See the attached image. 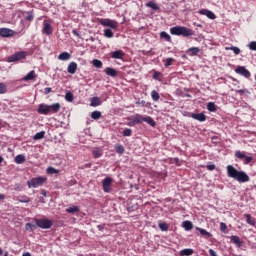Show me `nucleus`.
I'll return each mask as SVG.
<instances>
[{
    "instance_id": "f257e3e1",
    "label": "nucleus",
    "mask_w": 256,
    "mask_h": 256,
    "mask_svg": "<svg viewBox=\"0 0 256 256\" xmlns=\"http://www.w3.org/2000/svg\"><path fill=\"white\" fill-rule=\"evenodd\" d=\"M226 170L228 177L235 179L238 183H248V181H250L249 175H247L245 171H239L233 165H228Z\"/></svg>"
},
{
    "instance_id": "f03ea898",
    "label": "nucleus",
    "mask_w": 256,
    "mask_h": 256,
    "mask_svg": "<svg viewBox=\"0 0 256 256\" xmlns=\"http://www.w3.org/2000/svg\"><path fill=\"white\" fill-rule=\"evenodd\" d=\"M61 111V104L54 103L51 105H47L45 103L39 104L37 113L39 115H55V113H59Z\"/></svg>"
},
{
    "instance_id": "7ed1b4c3",
    "label": "nucleus",
    "mask_w": 256,
    "mask_h": 256,
    "mask_svg": "<svg viewBox=\"0 0 256 256\" xmlns=\"http://www.w3.org/2000/svg\"><path fill=\"white\" fill-rule=\"evenodd\" d=\"M127 121H134L135 125H139L143 122L150 125V127H156V125H157V123L155 122V120L151 116H145L144 117L141 114H135L131 117H128Z\"/></svg>"
},
{
    "instance_id": "20e7f679",
    "label": "nucleus",
    "mask_w": 256,
    "mask_h": 256,
    "mask_svg": "<svg viewBox=\"0 0 256 256\" xmlns=\"http://www.w3.org/2000/svg\"><path fill=\"white\" fill-rule=\"evenodd\" d=\"M170 33L171 35H177V36H181L182 37H191L192 35H194V32L192 29H189L185 26H175L170 28Z\"/></svg>"
},
{
    "instance_id": "39448f33",
    "label": "nucleus",
    "mask_w": 256,
    "mask_h": 256,
    "mask_svg": "<svg viewBox=\"0 0 256 256\" xmlns=\"http://www.w3.org/2000/svg\"><path fill=\"white\" fill-rule=\"evenodd\" d=\"M98 23L102 25V27H110V29H113L114 31L119 29V23L109 18H99Z\"/></svg>"
},
{
    "instance_id": "423d86ee",
    "label": "nucleus",
    "mask_w": 256,
    "mask_h": 256,
    "mask_svg": "<svg viewBox=\"0 0 256 256\" xmlns=\"http://www.w3.org/2000/svg\"><path fill=\"white\" fill-rule=\"evenodd\" d=\"M23 59H27V52L26 51H19L7 58V63H17V61H21Z\"/></svg>"
},
{
    "instance_id": "0eeeda50",
    "label": "nucleus",
    "mask_w": 256,
    "mask_h": 256,
    "mask_svg": "<svg viewBox=\"0 0 256 256\" xmlns=\"http://www.w3.org/2000/svg\"><path fill=\"white\" fill-rule=\"evenodd\" d=\"M45 181H47V178H45V177H36V178H32L30 181H28L27 185H28L29 189H31V187L33 189H37V187H43V185L45 184Z\"/></svg>"
},
{
    "instance_id": "6e6552de",
    "label": "nucleus",
    "mask_w": 256,
    "mask_h": 256,
    "mask_svg": "<svg viewBox=\"0 0 256 256\" xmlns=\"http://www.w3.org/2000/svg\"><path fill=\"white\" fill-rule=\"evenodd\" d=\"M37 227H39L40 229H51V227H53V221L49 220V219H35L34 220Z\"/></svg>"
},
{
    "instance_id": "1a4fd4ad",
    "label": "nucleus",
    "mask_w": 256,
    "mask_h": 256,
    "mask_svg": "<svg viewBox=\"0 0 256 256\" xmlns=\"http://www.w3.org/2000/svg\"><path fill=\"white\" fill-rule=\"evenodd\" d=\"M112 185H113V178L106 177L102 181V187H103L104 193H111V191L113 190Z\"/></svg>"
},
{
    "instance_id": "9d476101",
    "label": "nucleus",
    "mask_w": 256,
    "mask_h": 256,
    "mask_svg": "<svg viewBox=\"0 0 256 256\" xmlns=\"http://www.w3.org/2000/svg\"><path fill=\"white\" fill-rule=\"evenodd\" d=\"M235 73L241 75L242 77H245L246 79H249V77H251V72H249V70H247L245 66H238L235 69Z\"/></svg>"
},
{
    "instance_id": "9b49d317",
    "label": "nucleus",
    "mask_w": 256,
    "mask_h": 256,
    "mask_svg": "<svg viewBox=\"0 0 256 256\" xmlns=\"http://www.w3.org/2000/svg\"><path fill=\"white\" fill-rule=\"evenodd\" d=\"M42 33H44V35H53V26H51L50 21H44Z\"/></svg>"
},
{
    "instance_id": "f8f14e48",
    "label": "nucleus",
    "mask_w": 256,
    "mask_h": 256,
    "mask_svg": "<svg viewBox=\"0 0 256 256\" xmlns=\"http://www.w3.org/2000/svg\"><path fill=\"white\" fill-rule=\"evenodd\" d=\"M199 15H205L206 17H208V19H217V16L215 15V13H213L211 10L209 9H201L198 11Z\"/></svg>"
},
{
    "instance_id": "ddd939ff",
    "label": "nucleus",
    "mask_w": 256,
    "mask_h": 256,
    "mask_svg": "<svg viewBox=\"0 0 256 256\" xmlns=\"http://www.w3.org/2000/svg\"><path fill=\"white\" fill-rule=\"evenodd\" d=\"M15 31L9 28H0V37H13Z\"/></svg>"
},
{
    "instance_id": "4468645a",
    "label": "nucleus",
    "mask_w": 256,
    "mask_h": 256,
    "mask_svg": "<svg viewBox=\"0 0 256 256\" xmlns=\"http://www.w3.org/2000/svg\"><path fill=\"white\" fill-rule=\"evenodd\" d=\"M190 117L196 121H200L201 123H203V121H207V115L204 113H192Z\"/></svg>"
},
{
    "instance_id": "2eb2a0df",
    "label": "nucleus",
    "mask_w": 256,
    "mask_h": 256,
    "mask_svg": "<svg viewBox=\"0 0 256 256\" xmlns=\"http://www.w3.org/2000/svg\"><path fill=\"white\" fill-rule=\"evenodd\" d=\"M112 59H123L125 57V52L123 50H116L110 53Z\"/></svg>"
},
{
    "instance_id": "dca6fc26",
    "label": "nucleus",
    "mask_w": 256,
    "mask_h": 256,
    "mask_svg": "<svg viewBox=\"0 0 256 256\" xmlns=\"http://www.w3.org/2000/svg\"><path fill=\"white\" fill-rule=\"evenodd\" d=\"M67 71L70 75H75L77 73V62H70Z\"/></svg>"
},
{
    "instance_id": "f3484780",
    "label": "nucleus",
    "mask_w": 256,
    "mask_h": 256,
    "mask_svg": "<svg viewBox=\"0 0 256 256\" xmlns=\"http://www.w3.org/2000/svg\"><path fill=\"white\" fill-rule=\"evenodd\" d=\"M33 79H37V74L35 70L30 71L26 76L22 78V81H33Z\"/></svg>"
},
{
    "instance_id": "a211bd4d",
    "label": "nucleus",
    "mask_w": 256,
    "mask_h": 256,
    "mask_svg": "<svg viewBox=\"0 0 256 256\" xmlns=\"http://www.w3.org/2000/svg\"><path fill=\"white\" fill-rule=\"evenodd\" d=\"M104 73H106V75H108V77H117V75H118L117 70H115L111 67L105 68Z\"/></svg>"
},
{
    "instance_id": "6ab92c4d",
    "label": "nucleus",
    "mask_w": 256,
    "mask_h": 256,
    "mask_svg": "<svg viewBox=\"0 0 256 256\" xmlns=\"http://www.w3.org/2000/svg\"><path fill=\"white\" fill-rule=\"evenodd\" d=\"M197 231H199V233L202 235V237H205V239H210V237H213V234H211L210 232H208L207 230L203 229V228H196Z\"/></svg>"
},
{
    "instance_id": "aec40b11",
    "label": "nucleus",
    "mask_w": 256,
    "mask_h": 256,
    "mask_svg": "<svg viewBox=\"0 0 256 256\" xmlns=\"http://www.w3.org/2000/svg\"><path fill=\"white\" fill-rule=\"evenodd\" d=\"M59 61H69L71 59V54L69 52H62L58 56Z\"/></svg>"
},
{
    "instance_id": "412c9836",
    "label": "nucleus",
    "mask_w": 256,
    "mask_h": 256,
    "mask_svg": "<svg viewBox=\"0 0 256 256\" xmlns=\"http://www.w3.org/2000/svg\"><path fill=\"white\" fill-rule=\"evenodd\" d=\"M230 240L232 241V243H234V245H236V247H241V245H243V242L241 241V238H239V236H231Z\"/></svg>"
},
{
    "instance_id": "4be33fe9",
    "label": "nucleus",
    "mask_w": 256,
    "mask_h": 256,
    "mask_svg": "<svg viewBox=\"0 0 256 256\" xmlns=\"http://www.w3.org/2000/svg\"><path fill=\"white\" fill-rule=\"evenodd\" d=\"M244 217L246 219V223L248 225H251L252 227H255V218L251 216V214H244Z\"/></svg>"
},
{
    "instance_id": "5701e85b",
    "label": "nucleus",
    "mask_w": 256,
    "mask_h": 256,
    "mask_svg": "<svg viewBox=\"0 0 256 256\" xmlns=\"http://www.w3.org/2000/svg\"><path fill=\"white\" fill-rule=\"evenodd\" d=\"M101 99L99 97H93L91 98L90 107H99L101 105Z\"/></svg>"
},
{
    "instance_id": "b1692460",
    "label": "nucleus",
    "mask_w": 256,
    "mask_h": 256,
    "mask_svg": "<svg viewBox=\"0 0 256 256\" xmlns=\"http://www.w3.org/2000/svg\"><path fill=\"white\" fill-rule=\"evenodd\" d=\"M225 51H233L234 55H239L241 53V49H239V47L236 46H226Z\"/></svg>"
},
{
    "instance_id": "393cba45",
    "label": "nucleus",
    "mask_w": 256,
    "mask_h": 256,
    "mask_svg": "<svg viewBox=\"0 0 256 256\" xmlns=\"http://www.w3.org/2000/svg\"><path fill=\"white\" fill-rule=\"evenodd\" d=\"M92 155H93L94 159H99V157L103 156V150H101L99 148H95L94 150H92Z\"/></svg>"
},
{
    "instance_id": "a878e982",
    "label": "nucleus",
    "mask_w": 256,
    "mask_h": 256,
    "mask_svg": "<svg viewBox=\"0 0 256 256\" xmlns=\"http://www.w3.org/2000/svg\"><path fill=\"white\" fill-rule=\"evenodd\" d=\"M193 253H195V251L191 248H186L180 251L181 256H190L193 255Z\"/></svg>"
},
{
    "instance_id": "bb28decb",
    "label": "nucleus",
    "mask_w": 256,
    "mask_h": 256,
    "mask_svg": "<svg viewBox=\"0 0 256 256\" xmlns=\"http://www.w3.org/2000/svg\"><path fill=\"white\" fill-rule=\"evenodd\" d=\"M115 151L118 153V155H123L125 153V147H123L121 144H116Z\"/></svg>"
},
{
    "instance_id": "cd10ccee",
    "label": "nucleus",
    "mask_w": 256,
    "mask_h": 256,
    "mask_svg": "<svg viewBox=\"0 0 256 256\" xmlns=\"http://www.w3.org/2000/svg\"><path fill=\"white\" fill-rule=\"evenodd\" d=\"M113 36H114V34H113V30H111V28L104 29V37H106L107 39H112Z\"/></svg>"
},
{
    "instance_id": "c85d7f7f",
    "label": "nucleus",
    "mask_w": 256,
    "mask_h": 256,
    "mask_svg": "<svg viewBox=\"0 0 256 256\" xmlns=\"http://www.w3.org/2000/svg\"><path fill=\"white\" fill-rule=\"evenodd\" d=\"M207 109L208 111H210L211 113H215V111H217V105H215V103L213 102H209L207 104Z\"/></svg>"
},
{
    "instance_id": "c756f323",
    "label": "nucleus",
    "mask_w": 256,
    "mask_h": 256,
    "mask_svg": "<svg viewBox=\"0 0 256 256\" xmlns=\"http://www.w3.org/2000/svg\"><path fill=\"white\" fill-rule=\"evenodd\" d=\"M183 227L186 231H191L193 229V222L191 221H184L183 222Z\"/></svg>"
},
{
    "instance_id": "7c9ffc66",
    "label": "nucleus",
    "mask_w": 256,
    "mask_h": 256,
    "mask_svg": "<svg viewBox=\"0 0 256 256\" xmlns=\"http://www.w3.org/2000/svg\"><path fill=\"white\" fill-rule=\"evenodd\" d=\"M151 98L153 101L157 102L159 101V99H161V96L159 95V92H157V90H153L151 92Z\"/></svg>"
},
{
    "instance_id": "2f4dec72",
    "label": "nucleus",
    "mask_w": 256,
    "mask_h": 256,
    "mask_svg": "<svg viewBox=\"0 0 256 256\" xmlns=\"http://www.w3.org/2000/svg\"><path fill=\"white\" fill-rule=\"evenodd\" d=\"M15 163H17V165H21L22 163H25V157L21 154L17 155L15 157Z\"/></svg>"
},
{
    "instance_id": "473e14b6",
    "label": "nucleus",
    "mask_w": 256,
    "mask_h": 256,
    "mask_svg": "<svg viewBox=\"0 0 256 256\" xmlns=\"http://www.w3.org/2000/svg\"><path fill=\"white\" fill-rule=\"evenodd\" d=\"M160 37L161 39H165V41H167L168 43H171V36L167 32H161Z\"/></svg>"
},
{
    "instance_id": "72a5a7b5",
    "label": "nucleus",
    "mask_w": 256,
    "mask_h": 256,
    "mask_svg": "<svg viewBox=\"0 0 256 256\" xmlns=\"http://www.w3.org/2000/svg\"><path fill=\"white\" fill-rule=\"evenodd\" d=\"M146 7H150V9H153V11L159 10V6L154 1H150L146 4Z\"/></svg>"
},
{
    "instance_id": "f704fd0d",
    "label": "nucleus",
    "mask_w": 256,
    "mask_h": 256,
    "mask_svg": "<svg viewBox=\"0 0 256 256\" xmlns=\"http://www.w3.org/2000/svg\"><path fill=\"white\" fill-rule=\"evenodd\" d=\"M199 48L198 47H192L188 49V53L189 55H191V57L197 55L199 53Z\"/></svg>"
},
{
    "instance_id": "c9c22d12",
    "label": "nucleus",
    "mask_w": 256,
    "mask_h": 256,
    "mask_svg": "<svg viewBox=\"0 0 256 256\" xmlns=\"http://www.w3.org/2000/svg\"><path fill=\"white\" fill-rule=\"evenodd\" d=\"M44 137H45V131H41V132L36 133L33 136V139H34V141H39V139H43Z\"/></svg>"
},
{
    "instance_id": "e433bc0d",
    "label": "nucleus",
    "mask_w": 256,
    "mask_h": 256,
    "mask_svg": "<svg viewBox=\"0 0 256 256\" xmlns=\"http://www.w3.org/2000/svg\"><path fill=\"white\" fill-rule=\"evenodd\" d=\"M17 201H19V203H29V201H31V198L27 196H19L17 198Z\"/></svg>"
},
{
    "instance_id": "4c0bfd02",
    "label": "nucleus",
    "mask_w": 256,
    "mask_h": 256,
    "mask_svg": "<svg viewBox=\"0 0 256 256\" xmlns=\"http://www.w3.org/2000/svg\"><path fill=\"white\" fill-rule=\"evenodd\" d=\"M92 65L97 69H101L103 67V62H101V60L94 59L92 61Z\"/></svg>"
},
{
    "instance_id": "58836bf2",
    "label": "nucleus",
    "mask_w": 256,
    "mask_h": 256,
    "mask_svg": "<svg viewBox=\"0 0 256 256\" xmlns=\"http://www.w3.org/2000/svg\"><path fill=\"white\" fill-rule=\"evenodd\" d=\"M91 118L97 121V119H101V112L100 111H93L91 113Z\"/></svg>"
},
{
    "instance_id": "ea45409f",
    "label": "nucleus",
    "mask_w": 256,
    "mask_h": 256,
    "mask_svg": "<svg viewBox=\"0 0 256 256\" xmlns=\"http://www.w3.org/2000/svg\"><path fill=\"white\" fill-rule=\"evenodd\" d=\"M122 134H123V137H131V135H133V130H131V128H126L124 129Z\"/></svg>"
},
{
    "instance_id": "a19ab883",
    "label": "nucleus",
    "mask_w": 256,
    "mask_h": 256,
    "mask_svg": "<svg viewBox=\"0 0 256 256\" xmlns=\"http://www.w3.org/2000/svg\"><path fill=\"white\" fill-rule=\"evenodd\" d=\"M66 213H79V207L73 206L66 209Z\"/></svg>"
},
{
    "instance_id": "79ce46f5",
    "label": "nucleus",
    "mask_w": 256,
    "mask_h": 256,
    "mask_svg": "<svg viewBox=\"0 0 256 256\" xmlns=\"http://www.w3.org/2000/svg\"><path fill=\"white\" fill-rule=\"evenodd\" d=\"M7 93V85L5 83H0V95H5Z\"/></svg>"
},
{
    "instance_id": "37998d69",
    "label": "nucleus",
    "mask_w": 256,
    "mask_h": 256,
    "mask_svg": "<svg viewBox=\"0 0 256 256\" xmlns=\"http://www.w3.org/2000/svg\"><path fill=\"white\" fill-rule=\"evenodd\" d=\"M159 229L162 231H169V224L168 223H160L158 225Z\"/></svg>"
},
{
    "instance_id": "c03bdc74",
    "label": "nucleus",
    "mask_w": 256,
    "mask_h": 256,
    "mask_svg": "<svg viewBox=\"0 0 256 256\" xmlns=\"http://www.w3.org/2000/svg\"><path fill=\"white\" fill-rule=\"evenodd\" d=\"M47 173H48V175H57V173H59V170H57L53 167H48L47 168Z\"/></svg>"
},
{
    "instance_id": "a18cd8bd",
    "label": "nucleus",
    "mask_w": 256,
    "mask_h": 256,
    "mask_svg": "<svg viewBox=\"0 0 256 256\" xmlns=\"http://www.w3.org/2000/svg\"><path fill=\"white\" fill-rule=\"evenodd\" d=\"M245 152H242V151H240V150H237L236 152H235V157H237V159H245Z\"/></svg>"
},
{
    "instance_id": "49530a36",
    "label": "nucleus",
    "mask_w": 256,
    "mask_h": 256,
    "mask_svg": "<svg viewBox=\"0 0 256 256\" xmlns=\"http://www.w3.org/2000/svg\"><path fill=\"white\" fill-rule=\"evenodd\" d=\"M65 99H66V101H68L69 103L73 102V99H74L73 93L67 92V93L65 94Z\"/></svg>"
},
{
    "instance_id": "de8ad7c7",
    "label": "nucleus",
    "mask_w": 256,
    "mask_h": 256,
    "mask_svg": "<svg viewBox=\"0 0 256 256\" xmlns=\"http://www.w3.org/2000/svg\"><path fill=\"white\" fill-rule=\"evenodd\" d=\"M161 77H163V74L161 72L155 71L153 74V79H156V81H161Z\"/></svg>"
},
{
    "instance_id": "09e8293b",
    "label": "nucleus",
    "mask_w": 256,
    "mask_h": 256,
    "mask_svg": "<svg viewBox=\"0 0 256 256\" xmlns=\"http://www.w3.org/2000/svg\"><path fill=\"white\" fill-rule=\"evenodd\" d=\"M173 61H175V59L167 58L165 63H164L165 67H171V65H173Z\"/></svg>"
},
{
    "instance_id": "8fccbe9b",
    "label": "nucleus",
    "mask_w": 256,
    "mask_h": 256,
    "mask_svg": "<svg viewBox=\"0 0 256 256\" xmlns=\"http://www.w3.org/2000/svg\"><path fill=\"white\" fill-rule=\"evenodd\" d=\"M220 231H222V233H227V224H225V222L220 223Z\"/></svg>"
},
{
    "instance_id": "3c124183",
    "label": "nucleus",
    "mask_w": 256,
    "mask_h": 256,
    "mask_svg": "<svg viewBox=\"0 0 256 256\" xmlns=\"http://www.w3.org/2000/svg\"><path fill=\"white\" fill-rule=\"evenodd\" d=\"M250 51H256V41H252L248 45Z\"/></svg>"
},
{
    "instance_id": "603ef678",
    "label": "nucleus",
    "mask_w": 256,
    "mask_h": 256,
    "mask_svg": "<svg viewBox=\"0 0 256 256\" xmlns=\"http://www.w3.org/2000/svg\"><path fill=\"white\" fill-rule=\"evenodd\" d=\"M244 159H245L246 165H249V163H251V161H253V157L247 156V155L244 157Z\"/></svg>"
},
{
    "instance_id": "864d4df0",
    "label": "nucleus",
    "mask_w": 256,
    "mask_h": 256,
    "mask_svg": "<svg viewBox=\"0 0 256 256\" xmlns=\"http://www.w3.org/2000/svg\"><path fill=\"white\" fill-rule=\"evenodd\" d=\"M206 169H208V171H215L216 166L215 164H208L206 165Z\"/></svg>"
},
{
    "instance_id": "5fc2aeb1",
    "label": "nucleus",
    "mask_w": 256,
    "mask_h": 256,
    "mask_svg": "<svg viewBox=\"0 0 256 256\" xmlns=\"http://www.w3.org/2000/svg\"><path fill=\"white\" fill-rule=\"evenodd\" d=\"M236 93H239V95H244L245 93H249V91L247 89H241L237 90Z\"/></svg>"
},
{
    "instance_id": "6e6d98bb",
    "label": "nucleus",
    "mask_w": 256,
    "mask_h": 256,
    "mask_svg": "<svg viewBox=\"0 0 256 256\" xmlns=\"http://www.w3.org/2000/svg\"><path fill=\"white\" fill-rule=\"evenodd\" d=\"M51 91H52V89L47 87V88L44 89V94L49 95V93H51Z\"/></svg>"
},
{
    "instance_id": "4d7b16f0",
    "label": "nucleus",
    "mask_w": 256,
    "mask_h": 256,
    "mask_svg": "<svg viewBox=\"0 0 256 256\" xmlns=\"http://www.w3.org/2000/svg\"><path fill=\"white\" fill-rule=\"evenodd\" d=\"M33 227H35L33 224L26 223V229H31V231H33Z\"/></svg>"
},
{
    "instance_id": "13d9d810",
    "label": "nucleus",
    "mask_w": 256,
    "mask_h": 256,
    "mask_svg": "<svg viewBox=\"0 0 256 256\" xmlns=\"http://www.w3.org/2000/svg\"><path fill=\"white\" fill-rule=\"evenodd\" d=\"M72 33L75 35V37L81 38V35L79 34V32L76 29H73Z\"/></svg>"
},
{
    "instance_id": "bf43d9fd",
    "label": "nucleus",
    "mask_w": 256,
    "mask_h": 256,
    "mask_svg": "<svg viewBox=\"0 0 256 256\" xmlns=\"http://www.w3.org/2000/svg\"><path fill=\"white\" fill-rule=\"evenodd\" d=\"M128 121H129V122L127 123V126H128V127H134V125H136L133 120H128Z\"/></svg>"
},
{
    "instance_id": "052dcab7",
    "label": "nucleus",
    "mask_w": 256,
    "mask_h": 256,
    "mask_svg": "<svg viewBox=\"0 0 256 256\" xmlns=\"http://www.w3.org/2000/svg\"><path fill=\"white\" fill-rule=\"evenodd\" d=\"M209 254L210 256H217V252H215L213 249H209Z\"/></svg>"
},
{
    "instance_id": "680f3d73",
    "label": "nucleus",
    "mask_w": 256,
    "mask_h": 256,
    "mask_svg": "<svg viewBox=\"0 0 256 256\" xmlns=\"http://www.w3.org/2000/svg\"><path fill=\"white\" fill-rule=\"evenodd\" d=\"M136 105H142V107H145V100L137 101Z\"/></svg>"
},
{
    "instance_id": "e2e57ef3",
    "label": "nucleus",
    "mask_w": 256,
    "mask_h": 256,
    "mask_svg": "<svg viewBox=\"0 0 256 256\" xmlns=\"http://www.w3.org/2000/svg\"><path fill=\"white\" fill-rule=\"evenodd\" d=\"M175 165L181 166V163L179 162V158H174Z\"/></svg>"
},
{
    "instance_id": "0e129e2a",
    "label": "nucleus",
    "mask_w": 256,
    "mask_h": 256,
    "mask_svg": "<svg viewBox=\"0 0 256 256\" xmlns=\"http://www.w3.org/2000/svg\"><path fill=\"white\" fill-rule=\"evenodd\" d=\"M27 21H33V15H29L26 17Z\"/></svg>"
},
{
    "instance_id": "69168bd1",
    "label": "nucleus",
    "mask_w": 256,
    "mask_h": 256,
    "mask_svg": "<svg viewBox=\"0 0 256 256\" xmlns=\"http://www.w3.org/2000/svg\"><path fill=\"white\" fill-rule=\"evenodd\" d=\"M41 195H43V197H47V191L42 190V191H41Z\"/></svg>"
},
{
    "instance_id": "338daca9",
    "label": "nucleus",
    "mask_w": 256,
    "mask_h": 256,
    "mask_svg": "<svg viewBox=\"0 0 256 256\" xmlns=\"http://www.w3.org/2000/svg\"><path fill=\"white\" fill-rule=\"evenodd\" d=\"M3 199H5V195L4 194H0V200L3 201Z\"/></svg>"
},
{
    "instance_id": "774afa93",
    "label": "nucleus",
    "mask_w": 256,
    "mask_h": 256,
    "mask_svg": "<svg viewBox=\"0 0 256 256\" xmlns=\"http://www.w3.org/2000/svg\"><path fill=\"white\" fill-rule=\"evenodd\" d=\"M22 256H31V253L26 252V253H24Z\"/></svg>"
}]
</instances>
